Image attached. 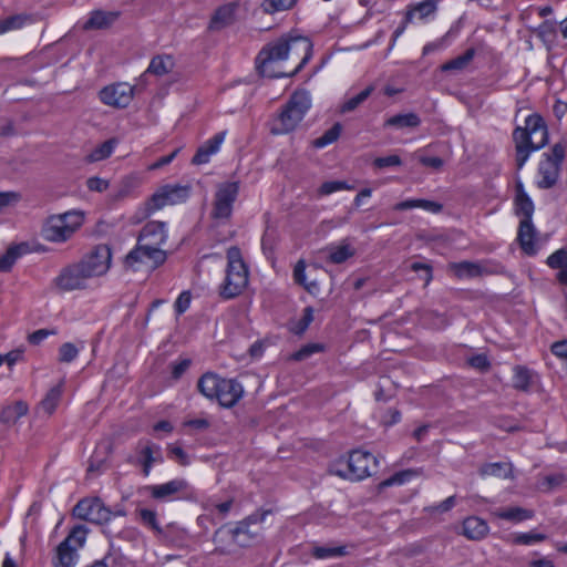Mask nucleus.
<instances>
[{
    "label": "nucleus",
    "mask_w": 567,
    "mask_h": 567,
    "mask_svg": "<svg viewBox=\"0 0 567 567\" xmlns=\"http://www.w3.org/2000/svg\"><path fill=\"white\" fill-rule=\"evenodd\" d=\"M296 0H264L261 7L266 13L289 10Z\"/></svg>",
    "instance_id": "3c124183"
},
{
    "label": "nucleus",
    "mask_w": 567,
    "mask_h": 567,
    "mask_svg": "<svg viewBox=\"0 0 567 567\" xmlns=\"http://www.w3.org/2000/svg\"><path fill=\"white\" fill-rule=\"evenodd\" d=\"M173 65L174 63L171 56L157 55L152 59L146 72L161 76L171 72Z\"/></svg>",
    "instance_id": "79ce46f5"
},
{
    "label": "nucleus",
    "mask_w": 567,
    "mask_h": 567,
    "mask_svg": "<svg viewBox=\"0 0 567 567\" xmlns=\"http://www.w3.org/2000/svg\"><path fill=\"white\" fill-rule=\"evenodd\" d=\"M478 473L482 476H493L497 478L512 477L513 464L511 462L486 463L480 467Z\"/></svg>",
    "instance_id": "cd10ccee"
},
{
    "label": "nucleus",
    "mask_w": 567,
    "mask_h": 567,
    "mask_svg": "<svg viewBox=\"0 0 567 567\" xmlns=\"http://www.w3.org/2000/svg\"><path fill=\"white\" fill-rule=\"evenodd\" d=\"M560 165L557 164V161H554L550 156H546L544 161L539 163L538 173L542 176L538 182L539 188H550L553 187L559 176Z\"/></svg>",
    "instance_id": "aec40b11"
},
{
    "label": "nucleus",
    "mask_w": 567,
    "mask_h": 567,
    "mask_svg": "<svg viewBox=\"0 0 567 567\" xmlns=\"http://www.w3.org/2000/svg\"><path fill=\"white\" fill-rule=\"evenodd\" d=\"M102 559L103 561H106V567H126L125 556L113 547Z\"/></svg>",
    "instance_id": "5fc2aeb1"
},
{
    "label": "nucleus",
    "mask_w": 567,
    "mask_h": 567,
    "mask_svg": "<svg viewBox=\"0 0 567 567\" xmlns=\"http://www.w3.org/2000/svg\"><path fill=\"white\" fill-rule=\"evenodd\" d=\"M227 270L226 278L220 287V296L225 299H231L238 296L248 284V270L241 259L240 249L230 247L227 250Z\"/></svg>",
    "instance_id": "39448f33"
},
{
    "label": "nucleus",
    "mask_w": 567,
    "mask_h": 567,
    "mask_svg": "<svg viewBox=\"0 0 567 567\" xmlns=\"http://www.w3.org/2000/svg\"><path fill=\"white\" fill-rule=\"evenodd\" d=\"M86 532L87 529L82 525L74 526L63 540H68V545H71V543L74 542L76 544V548L82 547L85 543Z\"/></svg>",
    "instance_id": "864d4df0"
},
{
    "label": "nucleus",
    "mask_w": 567,
    "mask_h": 567,
    "mask_svg": "<svg viewBox=\"0 0 567 567\" xmlns=\"http://www.w3.org/2000/svg\"><path fill=\"white\" fill-rule=\"evenodd\" d=\"M225 138V132H220L206 141L194 155L192 163L194 165L205 164L209 161V157L215 154Z\"/></svg>",
    "instance_id": "412c9836"
},
{
    "label": "nucleus",
    "mask_w": 567,
    "mask_h": 567,
    "mask_svg": "<svg viewBox=\"0 0 567 567\" xmlns=\"http://www.w3.org/2000/svg\"><path fill=\"white\" fill-rule=\"evenodd\" d=\"M113 445L111 441L101 442L90 460L87 473H99L106 467V460L112 453Z\"/></svg>",
    "instance_id": "5701e85b"
},
{
    "label": "nucleus",
    "mask_w": 567,
    "mask_h": 567,
    "mask_svg": "<svg viewBox=\"0 0 567 567\" xmlns=\"http://www.w3.org/2000/svg\"><path fill=\"white\" fill-rule=\"evenodd\" d=\"M239 193L238 182H225L217 186L215 193L212 217L214 219H229L233 213V205Z\"/></svg>",
    "instance_id": "1a4fd4ad"
},
{
    "label": "nucleus",
    "mask_w": 567,
    "mask_h": 567,
    "mask_svg": "<svg viewBox=\"0 0 567 567\" xmlns=\"http://www.w3.org/2000/svg\"><path fill=\"white\" fill-rule=\"evenodd\" d=\"M373 91H374V86L369 85L368 87H365L363 91H361L355 96L347 100L344 103H342L340 105V109H339L340 113L344 114V113H350V112L354 111L372 94Z\"/></svg>",
    "instance_id": "37998d69"
},
{
    "label": "nucleus",
    "mask_w": 567,
    "mask_h": 567,
    "mask_svg": "<svg viewBox=\"0 0 567 567\" xmlns=\"http://www.w3.org/2000/svg\"><path fill=\"white\" fill-rule=\"evenodd\" d=\"M534 235L535 227L532 224V219H522L518 228V240L523 250L527 254H534Z\"/></svg>",
    "instance_id": "bb28decb"
},
{
    "label": "nucleus",
    "mask_w": 567,
    "mask_h": 567,
    "mask_svg": "<svg viewBox=\"0 0 567 567\" xmlns=\"http://www.w3.org/2000/svg\"><path fill=\"white\" fill-rule=\"evenodd\" d=\"M488 534L487 523L476 516H471L463 522V535L471 540H481Z\"/></svg>",
    "instance_id": "4be33fe9"
},
{
    "label": "nucleus",
    "mask_w": 567,
    "mask_h": 567,
    "mask_svg": "<svg viewBox=\"0 0 567 567\" xmlns=\"http://www.w3.org/2000/svg\"><path fill=\"white\" fill-rule=\"evenodd\" d=\"M412 208H423L425 210L436 214L443 209V206L440 203L427 199H408L398 203L393 207L394 210H408Z\"/></svg>",
    "instance_id": "c756f323"
},
{
    "label": "nucleus",
    "mask_w": 567,
    "mask_h": 567,
    "mask_svg": "<svg viewBox=\"0 0 567 567\" xmlns=\"http://www.w3.org/2000/svg\"><path fill=\"white\" fill-rule=\"evenodd\" d=\"M421 123L420 117L415 113L396 114L388 118L384 126H392L396 128L416 127Z\"/></svg>",
    "instance_id": "58836bf2"
},
{
    "label": "nucleus",
    "mask_w": 567,
    "mask_h": 567,
    "mask_svg": "<svg viewBox=\"0 0 567 567\" xmlns=\"http://www.w3.org/2000/svg\"><path fill=\"white\" fill-rule=\"evenodd\" d=\"M311 48L307 38H281L261 49L256 58V68L262 76L270 79L292 76L310 59Z\"/></svg>",
    "instance_id": "f257e3e1"
},
{
    "label": "nucleus",
    "mask_w": 567,
    "mask_h": 567,
    "mask_svg": "<svg viewBox=\"0 0 567 567\" xmlns=\"http://www.w3.org/2000/svg\"><path fill=\"white\" fill-rule=\"evenodd\" d=\"M310 554L316 559H327V558L347 556L348 550H347L346 546L313 545L311 547Z\"/></svg>",
    "instance_id": "c9c22d12"
},
{
    "label": "nucleus",
    "mask_w": 567,
    "mask_h": 567,
    "mask_svg": "<svg viewBox=\"0 0 567 567\" xmlns=\"http://www.w3.org/2000/svg\"><path fill=\"white\" fill-rule=\"evenodd\" d=\"M563 482L561 475H548L539 481V488L543 493H550Z\"/></svg>",
    "instance_id": "bf43d9fd"
},
{
    "label": "nucleus",
    "mask_w": 567,
    "mask_h": 567,
    "mask_svg": "<svg viewBox=\"0 0 567 567\" xmlns=\"http://www.w3.org/2000/svg\"><path fill=\"white\" fill-rule=\"evenodd\" d=\"M136 514L144 526L151 528L158 535L163 534V528L157 522V513L155 511L150 508H137Z\"/></svg>",
    "instance_id": "a18cd8bd"
},
{
    "label": "nucleus",
    "mask_w": 567,
    "mask_h": 567,
    "mask_svg": "<svg viewBox=\"0 0 567 567\" xmlns=\"http://www.w3.org/2000/svg\"><path fill=\"white\" fill-rule=\"evenodd\" d=\"M310 107L311 99L309 93L307 91H296L272 121L270 132L279 135L295 131Z\"/></svg>",
    "instance_id": "7ed1b4c3"
},
{
    "label": "nucleus",
    "mask_w": 567,
    "mask_h": 567,
    "mask_svg": "<svg viewBox=\"0 0 567 567\" xmlns=\"http://www.w3.org/2000/svg\"><path fill=\"white\" fill-rule=\"evenodd\" d=\"M29 14H14L6 19L0 20V34L11 30H18L24 25L25 22L30 21Z\"/></svg>",
    "instance_id": "de8ad7c7"
},
{
    "label": "nucleus",
    "mask_w": 567,
    "mask_h": 567,
    "mask_svg": "<svg viewBox=\"0 0 567 567\" xmlns=\"http://www.w3.org/2000/svg\"><path fill=\"white\" fill-rule=\"evenodd\" d=\"M475 53H476L475 49L474 48H470L462 55H458V56L447 61L446 63H444L441 66V70L444 71V72H447V71H462L465 68H467V65L472 62V60L475 56Z\"/></svg>",
    "instance_id": "4c0bfd02"
},
{
    "label": "nucleus",
    "mask_w": 567,
    "mask_h": 567,
    "mask_svg": "<svg viewBox=\"0 0 567 567\" xmlns=\"http://www.w3.org/2000/svg\"><path fill=\"white\" fill-rule=\"evenodd\" d=\"M410 268L412 271H415V272L422 271L420 278L422 280H424V287H426L431 282L433 276H432V267L430 265L422 264V262H413V264H411Z\"/></svg>",
    "instance_id": "052dcab7"
},
{
    "label": "nucleus",
    "mask_w": 567,
    "mask_h": 567,
    "mask_svg": "<svg viewBox=\"0 0 567 567\" xmlns=\"http://www.w3.org/2000/svg\"><path fill=\"white\" fill-rule=\"evenodd\" d=\"M190 303V295L188 292H182L175 301V309L178 315L186 311Z\"/></svg>",
    "instance_id": "774afa93"
},
{
    "label": "nucleus",
    "mask_w": 567,
    "mask_h": 567,
    "mask_svg": "<svg viewBox=\"0 0 567 567\" xmlns=\"http://www.w3.org/2000/svg\"><path fill=\"white\" fill-rule=\"evenodd\" d=\"M498 518L511 522H523L533 517V512L522 507H509L495 512Z\"/></svg>",
    "instance_id": "ea45409f"
},
{
    "label": "nucleus",
    "mask_w": 567,
    "mask_h": 567,
    "mask_svg": "<svg viewBox=\"0 0 567 567\" xmlns=\"http://www.w3.org/2000/svg\"><path fill=\"white\" fill-rule=\"evenodd\" d=\"M166 258L165 250L137 240L136 247L126 255L124 267L133 271H137L142 265L156 268L163 265Z\"/></svg>",
    "instance_id": "6e6552de"
},
{
    "label": "nucleus",
    "mask_w": 567,
    "mask_h": 567,
    "mask_svg": "<svg viewBox=\"0 0 567 567\" xmlns=\"http://www.w3.org/2000/svg\"><path fill=\"white\" fill-rule=\"evenodd\" d=\"M373 165L378 168H384V167H389V166H399V165H401V158L398 155L377 157L373 162Z\"/></svg>",
    "instance_id": "0e129e2a"
},
{
    "label": "nucleus",
    "mask_w": 567,
    "mask_h": 567,
    "mask_svg": "<svg viewBox=\"0 0 567 567\" xmlns=\"http://www.w3.org/2000/svg\"><path fill=\"white\" fill-rule=\"evenodd\" d=\"M61 395H62V384H58V385L51 388L48 391L45 398L40 402L39 411L44 412L47 415H51L55 411V409L60 402Z\"/></svg>",
    "instance_id": "e433bc0d"
},
{
    "label": "nucleus",
    "mask_w": 567,
    "mask_h": 567,
    "mask_svg": "<svg viewBox=\"0 0 567 567\" xmlns=\"http://www.w3.org/2000/svg\"><path fill=\"white\" fill-rule=\"evenodd\" d=\"M189 194L190 186L188 185H165L151 197L150 210L183 203L189 197Z\"/></svg>",
    "instance_id": "9b49d317"
},
{
    "label": "nucleus",
    "mask_w": 567,
    "mask_h": 567,
    "mask_svg": "<svg viewBox=\"0 0 567 567\" xmlns=\"http://www.w3.org/2000/svg\"><path fill=\"white\" fill-rule=\"evenodd\" d=\"M220 380L221 378L214 373H205L198 380L197 388L206 398L214 399L216 398L218 386H220Z\"/></svg>",
    "instance_id": "72a5a7b5"
},
{
    "label": "nucleus",
    "mask_w": 567,
    "mask_h": 567,
    "mask_svg": "<svg viewBox=\"0 0 567 567\" xmlns=\"http://www.w3.org/2000/svg\"><path fill=\"white\" fill-rule=\"evenodd\" d=\"M21 199L17 192H0V212L9 206L16 205Z\"/></svg>",
    "instance_id": "680f3d73"
},
{
    "label": "nucleus",
    "mask_w": 567,
    "mask_h": 567,
    "mask_svg": "<svg viewBox=\"0 0 567 567\" xmlns=\"http://www.w3.org/2000/svg\"><path fill=\"white\" fill-rule=\"evenodd\" d=\"M111 260V248L107 245H97L80 262L91 277H99L110 269Z\"/></svg>",
    "instance_id": "ddd939ff"
},
{
    "label": "nucleus",
    "mask_w": 567,
    "mask_h": 567,
    "mask_svg": "<svg viewBox=\"0 0 567 567\" xmlns=\"http://www.w3.org/2000/svg\"><path fill=\"white\" fill-rule=\"evenodd\" d=\"M306 264L299 260L293 268V279L298 285H301L309 293L316 295L319 291V286L316 281H306Z\"/></svg>",
    "instance_id": "a19ab883"
},
{
    "label": "nucleus",
    "mask_w": 567,
    "mask_h": 567,
    "mask_svg": "<svg viewBox=\"0 0 567 567\" xmlns=\"http://www.w3.org/2000/svg\"><path fill=\"white\" fill-rule=\"evenodd\" d=\"M28 251L27 244H20L16 246H11L8 250L0 257V271L8 272L11 270L12 266L17 261L19 257Z\"/></svg>",
    "instance_id": "c85d7f7f"
},
{
    "label": "nucleus",
    "mask_w": 567,
    "mask_h": 567,
    "mask_svg": "<svg viewBox=\"0 0 567 567\" xmlns=\"http://www.w3.org/2000/svg\"><path fill=\"white\" fill-rule=\"evenodd\" d=\"M86 185L90 190L102 193L107 189L109 182L100 177H91L87 179Z\"/></svg>",
    "instance_id": "69168bd1"
},
{
    "label": "nucleus",
    "mask_w": 567,
    "mask_h": 567,
    "mask_svg": "<svg viewBox=\"0 0 567 567\" xmlns=\"http://www.w3.org/2000/svg\"><path fill=\"white\" fill-rule=\"evenodd\" d=\"M117 18L115 12L94 11L85 22L84 29H104L110 27Z\"/></svg>",
    "instance_id": "f704fd0d"
},
{
    "label": "nucleus",
    "mask_w": 567,
    "mask_h": 567,
    "mask_svg": "<svg viewBox=\"0 0 567 567\" xmlns=\"http://www.w3.org/2000/svg\"><path fill=\"white\" fill-rule=\"evenodd\" d=\"M271 513V509L259 508L229 527L228 533L233 543L243 548L259 544L262 540L261 524Z\"/></svg>",
    "instance_id": "20e7f679"
},
{
    "label": "nucleus",
    "mask_w": 567,
    "mask_h": 567,
    "mask_svg": "<svg viewBox=\"0 0 567 567\" xmlns=\"http://www.w3.org/2000/svg\"><path fill=\"white\" fill-rule=\"evenodd\" d=\"M53 331H50L48 329H39L28 336V341L31 344L38 346L40 342H42L50 334H53Z\"/></svg>",
    "instance_id": "338daca9"
},
{
    "label": "nucleus",
    "mask_w": 567,
    "mask_h": 567,
    "mask_svg": "<svg viewBox=\"0 0 567 567\" xmlns=\"http://www.w3.org/2000/svg\"><path fill=\"white\" fill-rule=\"evenodd\" d=\"M73 515L80 519L102 525L112 517V512L106 507L102 498H80L73 508Z\"/></svg>",
    "instance_id": "9d476101"
},
{
    "label": "nucleus",
    "mask_w": 567,
    "mask_h": 567,
    "mask_svg": "<svg viewBox=\"0 0 567 567\" xmlns=\"http://www.w3.org/2000/svg\"><path fill=\"white\" fill-rule=\"evenodd\" d=\"M243 385L234 379H221L216 398L225 408L234 406L243 396Z\"/></svg>",
    "instance_id": "f3484780"
},
{
    "label": "nucleus",
    "mask_w": 567,
    "mask_h": 567,
    "mask_svg": "<svg viewBox=\"0 0 567 567\" xmlns=\"http://www.w3.org/2000/svg\"><path fill=\"white\" fill-rule=\"evenodd\" d=\"M354 255V249L349 244H342L337 247L329 248L328 259L332 264H342Z\"/></svg>",
    "instance_id": "09e8293b"
},
{
    "label": "nucleus",
    "mask_w": 567,
    "mask_h": 567,
    "mask_svg": "<svg viewBox=\"0 0 567 567\" xmlns=\"http://www.w3.org/2000/svg\"><path fill=\"white\" fill-rule=\"evenodd\" d=\"M237 8V2L226 3L217 8L209 21L208 30L212 32H217L231 25L236 20L235 14Z\"/></svg>",
    "instance_id": "a211bd4d"
},
{
    "label": "nucleus",
    "mask_w": 567,
    "mask_h": 567,
    "mask_svg": "<svg viewBox=\"0 0 567 567\" xmlns=\"http://www.w3.org/2000/svg\"><path fill=\"white\" fill-rule=\"evenodd\" d=\"M152 496H168L176 493H189L188 484L184 480H174L168 483L152 486Z\"/></svg>",
    "instance_id": "7c9ffc66"
},
{
    "label": "nucleus",
    "mask_w": 567,
    "mask_h": 567,
    "mask_svg": "<svg viewBox=\"0 0 567 567\" xmlns=\"http://www.w3.org/2000/svg\"><path fill=\"white\" fill-rule=\"evenodd\" d=\"M167 455L171 460L177 462L179 465L186 466L189 464L188 455L181 446L168 445Z\"/></svg>",
    "instance_id": "13d9d810"
},
{
    "label": "nucleus",
    "mask_w": 567,
    "mask_h": 567,
    "mask_svg": "<svg viewBox=\"0 0 567 567\" xmlns=\"http://www.w3.org/2000/svg\"><path fill=\"white\" fill-rule=\"evenodd\" d=\"M29 411V406L24 401H16L1 410L0 422L11 426L14 425L18 420L24 416Z\"/></svg>",
    "instance_id": "b1692460"
},
{
    "label": "nucleus",
    "mask_w": 567,
    "mask_h": 567,
    "mask_svg": "<svg viewBox=\"0 0 567 567\" xmlns=\"http://www.w3.org/2000/svg\"><path fill=\"white\" fill-rule=\"evenodd\" d=\"M342 132V125L340 123L333 124L328 131L323 133L322 136L316 138L312 145L317 148L324 147L333 142H336Z\"/></svg>",
    "instance_id": "8fccbe9b"
},
{
    "label": "nucleus",
    "mask_w": 567,
    "mask_h": 567,
    "mask_svg": "<svg viewBox=\"0 0 567 567\" xmlns=\"http://www.w3.org/2000/svg\"><path fill=\"white\" fill-rule=\"evenodd\" d=\"M447 268L449 271L457 279L483 277L494 272L482 262L467 260L461 262H450Z\"/></svg>",
    "instance_id": "dca6fc26"
},
{
    "label": "nucleus",
    "mask_w": 567,
    "mask_h": 567,
    "mask_svg": "<svg viewBox=\"0 0 567 567\" xmlns=\"http://www.w3.org/2000/svg\"><path fill=\"white\" fill-rule=\"evenodd\" d=\"M78 558L76 547L62 540L56 547V556L53 558L54 567H73Z\"/></svg>",
    "instance_id": "393cba45"
},
{
    "label": "nucleus",
    "mask_w": 567,
    "mask_h": 567,
    "mask_svg": "<svg viewBox=\"0 0 567 567\" xmlns=\"http://www.w3.org/2000/svg\"><path fill=\"white\" fill-rule=\"evenodd\" d=\"M134 465L142 467V472L147 476L154 464L163 462L161 447L150 441H140L135 447V456L127 460Z\"/></svg>",
    "instance_id": "f8f14e48"
},
{
    "label": "nucleus",
    "mask_w": 567,
    "mask_h": 567,
    "mask_svg": "<svg viewBox=\"0 0 567 567\" xmlns=\"http://www.w3.org/2000/svg\"><path fill=\"white\" fill-rule=\"evenodd\" d=\"M547 536L545 534L529 532L519 533L514 535L513 543L516 545H532L545 540Z\"/></svg>",
    "instance_id": "603ef678"
},
{
    "label": "nucleus",
    "mask_w": 567,
    "mask_h": 567,
    "mask_svg": "<svg viewBox=\"0 0 567 567\" xmlns=\"http://www.w3.org/2000/svg\"><path fill=\"white\" fill-rule=\"evenodd\" d=\"M165 224L162 221H150L141 230L138 241L159 247L166 240Z\"/></svg>",
    "instance_id": "6ab92c4d"
},
{
    "label": "nucleus",
    "mask_w": 567,
    "mask_h": 567,
    "mask_svg": "<svg viewBox=\"0 0 567 567\" xmlns=\"http://www.w3.org/2000/svg\"><path fill=\"white\" fill-rule=\"evenodd\" d=\"M83 220V214L75 210L50 216L42 227V236L52 243L66 241L81 227Z\"/></svg>",
    "instance_id": "423d86ee"
},
{
    "label": "nucleus",
    "mask_w": 567,
    "mask_h": 567,
    "mask_svg": "<svg viewBox=\"0 0 567 567\" xmlns=\"http://www.w3.org/2000/svg\"><path fill=\"white\" fill-rule=\"evenodd\" d=\"M116 144L117 141L115 138H110L103 142L90 153L87 156L89 162H100L107 158L112 154Z\"/></svg>",
    "instance_id": "49530a36"
},
{
    "label": "nucleus",
    "mask_w": 567,
    "mask_h": 567,
    "mask_svg": "<svg viewBox=\"0 0 567 567\" xmlns=\"http://www.w3.org/2000/svg\"><path fill=\"white\" fill-rule=\"evenodd\" d=\"M421 474L420 470L409 468L394 473L389 478L382 481L379 484V492H384L385 487L393 485H402L410 482L412 478L417 477Z\"/></svg>",
    "instance_id": "2f4dec72"
},
{
    "label": "nucleus",
    "mask_w": 567,
    "mask_h": 567,
    "mask_svg": "<svg viewBox=\"0 0 567 567\" xmlns=\"http://www.w3.org/2000/svg\"><path fill=\"white\" fill-rule=\"evenodd\" d=\"M532 382V372L523 367L516 365L514 368L513 386L519 391H528Z\"/></svg>",
    "instance_id": "c03bdc74"
},
{
    "label": "nucleus",
    "mask_w": 567,
    "mask_h": 567,
    "mask_svg": "<svg viewBox=\"0 0 567 567\" xmlns=\"http://www.w3.org/2000/svg\"><path fill=\"white\" fill-rule=\"evenodd\" d=\"M516 197H515V206L516 214L522 215V219H532L534 213V204L529 196L525 193L523 184L520 182L516 183Z\"/></svg>",
    "instance_id": "a878e982"
},
{
    "label": "nucleus",
    "mask_w": 567,
    "mask_h": 567,
    "mask_svg": "<svg viewBox=\"0 0 567 567\" xmlns=\"http://www.w3.org/2000/svg\"><path fill=\"white\" fill-rule=\"evenodd\" d=\"M351 187L347 185L346 182H326L321 185L319 192L321 195H329L337 190L341 189H350Z\"/></svg>",
    "instance_id": "e2e57ef3"
},
{
    "label": "nucleus",
    "mask_w": 567,
    "mask_h": 567,
    "mask_svg": "<svg viewBox=\"0 0 567 567\" xmlns=\"http://www.w3.org/2000/svg\"><path fill=\"white\" fill-rule=\"evenodd\" d=\"M547 265L554 269H561L567 267V250L559 249L551 254L547 259Z\"/></svg>",
    "instance_id": "4d7b16f0"
},
{
    "label": "nucleus",
    "mask_w": 567,
    "mask_h": 567,
    "mask_svg": "<svg viewBox=\"0 0 567 567\" xmlns=\"http://www.w3.org/2000/svg\"><path fill=\"white\" fill-rule=\"evenodd\" d=\"M78 353H79V350L73 343H71V342L63 343L59 348V361L64 362V363H70L78 357Z\"/></svg>",
    "instance_id": "6e6d98bb"
},
{
    "label": "nucleus",
    "mask_w": 567,
    "mask_h": 567,
    "mask_svg": "<svg viewBox=\"0 0 567 567\" xmlns=\"http://www.w3.org/2000/svg\"><path fill=\"white\" fill-rule=\"evenodd\" d=\"M92 278L81 262L65 267L55 279V285L64 291L83 289L87 279Z\"/></svg>",
    "instance_id": "4468645a"
},
{
    "label": "nucleus",
    "mask_w": 567,
    "mask_h": 567,
    "mask_svg": "<svg viewBox=\"0 0 567 567\" xmlns=\"http://www.w3.org/2000/svg\"><path fill=\"white\" fill-rule=\"evenodd\" d=\"M516 146V165L520 169L527 161L529 153L545 146L548 142V132L544 118L532 114L525 120L524 127H516L513 132Z\"/></svg>",
    "instance_id": "f03ea898"
},
{
    "label": "nucleus",
    "mask_w": 567,
    "mask_h": 567,
    "mask_svg": "<svg viewBox=\"0 0 567 567\" xmlns=\"http://www.w3.org/2000/svg\"><path fill=\"white\" fill-rule=\"evenodd\" d=\"M134 89L127 83H116L102 89L100 100L113 107H126L133 99Z\"/></svg>",
    "instance_id": "2eb2a0df"
},
{
    "label": "nucleus",
    "mask_w": 567,
    "mask_h": 567,
    "mask_svg": "<svg viewBox=\"0 0 567 567\" xmlns=\"http://www.w3.org/2000/svg\"><path fill=\"white\" fill-rule=\"evenodd\" d=\"M378 461L369 452L353 451L347 462H340L334 473L351 481H359L370 476L377 468Z\"/></svg>",
    "instance_id": "0eeeda50"
},
{
    "label": "nucleus",
    "mask_w": 567,
    "mask_h": 567,
    "mask_svg": "<svg viewBox=\"0 0 567 567\" xmlns=\"http://www.w3.org/2000/svg\"><path fill=\"white\" fill-rule=\"evenodd\" d=\"M440 1L441 0H424L411 6L405 14V22H411L415 13L419 14L420 19H425L433 14L436 11Z\"/></svg>",
    "instance_id": "473e14b6"
}]
</instances>
